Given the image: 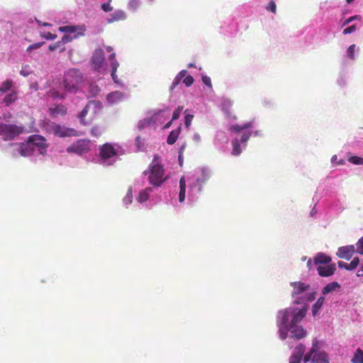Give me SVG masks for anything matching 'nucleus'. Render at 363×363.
Wrapping results in <instances>:
<instances>
[{"label":"nucleus","mask_w":363,"mask_h":363,"mask_svg":"<svg viewBox=\"0 0 363 363\" xmlns=\"http://www.w3.org/2000/svg\"><path fill=\"white\" fill-rule=\"evenodd\" d=\"M308 306L304 305L301 308L289 307L278 311L277 314V325L279 328V336L282 340L290 337L296 340L304 338L307 331L299 323L306 317L308 312Z\"/></svg>","instance_id":"f257e3e1"},{"label":"nucleus","mask_w":363,"mask_h":363,"mask_svg":"<svg viewBox=\"0 0 363 363\" xmlns=\"http://www.w3.org/2000/svg\"><path fill=\"white\" fill-rule=\"evenodd\" d=\"M149 182L155 186H160L167 179L164 177L163 166L159 155H154L151 164L149 165Z\"/></svg>","instance_id":"f03ea898"},{"label":"nucleus","mask_w":363,"mask_h":363,"mask_svg":"<svg viewBox=\"0 0 363 363\" xmlns=\"http://www.w3.org/2000/svg\"><path fill=\"white\" fill-rule=\"evenodd\" d=\"M102 108L103 106L100 101L96 100L90 101L79 115L80 122L83 125H87L102 111Z\"/></svg>","instance_id":"7ed1b4c3"},{"label":"nucleus","mask_w":363,"mask_h":363,"mask_svg":"<svg viewBox=\"0 0 363 363\" xmlns=\"http://www.w3.org/2000/svg\"><path fill=\"white\" fill-rule=\"evenodd\" d=\"M82 82V75L77 69H69L64 76L63 86L69 92L75 93Z\"/></svg>","instance_id":"20e7f679"},{"label":"nucleus","mask_w":363,"mask_h":363,"mask_svg":"<svg viewBox=\"0 0 363 363\" xmlns=\"http://www.w3.org/2000/svg\"><path fill=\"white\" fill-rule=\"evenodd\" d=\"M23 125L16 124L0 123V136L4 140H11L15 139L24 131Z\"/></svg>","instance_id":"39448f33"},{"label":"nucleus","mask_w":363,"mask_h":363,"mask_svg":"<svg viewBox=\"0 0 363 363\" xmlns=\"http://www.w3.org/2000/svg\"><path fill=\"white\" fill-rule=\"evenodd\" d=\"M89 150V140L80 139L69 146L67 148V152L69 153H75L81 155L82 154L87 153Z\"/></svg>","instance_id":"423d86ee"},{"label":"nucleus","mask_w":363,"mask_h":363,"mask_svg":"<svg viewBox=\"0 0 363 363\" xmlns=\"http://www.w3.org/2000/svg\"><path fill=\"white\" fill-rule=\"evenodd\" d=\"M50 130L55 135L60 138L78 135V131L75 129L64 127L58 124L52 123L50 125Z\"/></svg>","instance_id":"0eeeda50"},{"label":"nucleus","mask_w":363,"mask_h":363,"mask_svg":"<svg viewBox=\"0 0 363 363\" xmlns=\"http://www.w3.org/2000/svg\"><path fill=\"white\" fill-rule=\"evenodd\" d=\"M28 140L33 147V150H35V147H38L40 153L43 152V150H46L48 145L44 137L40 135H32L28 137Z\"/></svg>","instance_id":"6e6552de"},{"label":"nucleus","mask_w":363,"mask_h":363,"mask_svg":"<svg viewBox=\"0 0 363 363\" xmlns=\"http://www.w3.org/2000/svg\"><path fill=\"white\" fill-rule=\"evenodd\" d=\"M290 286L292 287L291 296L296 298L298 296L306 292L311 288L310 284L302 281L291 282Z\"/></svg>","instance_id":"1a4fd4ad"},{"label":"nucleus","mask_w":363,"mask_h":363,"mask_svg":"<svg viewBox=\"0 0 363 363\" xmlns=\"http://www.w3.org/2000/svg\"><path fill=\"white\" fill-rule=\"evenodd\" d=\"M99 150V156L103 160L111 158L117 155V150L110 143H105L100 147Z\"/></svg>","instance_id":"9d476101"},{"label":"nucleus","mask_w":363,"mask_h":363,"mask_svg":"<svg viewBox=\"0 0 363 363\" xmlns=\"http://www.w3.org/2000/svg\"><path fill=\"white\" fill-rule=\"evenodd\" d=\"M355 252L354 245H347L338 248L336 253L337 256L340 258L350 260Z\"/></svg>","instance_id":"9b49d317"},{"label":"nucleus","mask_w":363,"mask_h":363,"mask_svg":"<svg viewBox=\"0 0 363 363\" xmlns=\"http://www.w3.org/2000/svg\"><path fill=\"white\" fill-rule=\"evenodd\" d=\"M306 347L303 344L297 345L289 359V363H301Z\"/></svg>","instance_id":"f8f14e48"},{"label":"nucleus","mask_w":363,"mask_h":363,"mask_svg":"<svg viewBox=\"0 0 363 363\" xmlns=\"http://www.w3.org/2000/svg\"><path fill=\"white\" fill-rule=\"evenodd\" d=\"M91 61L95 69L101 68L104 62V52L101 50H96L92 56Z\"/></svg>","instance_id":"ddd939ff"},{"label":"nucleus","mask_w":363,"mask_h":363,"mask_svg":"<svg viewBox=\"0 0 363 363\" xmlns=\"http://www.w3.org/2000/svg\"><path fill=\"white\" fill-rule=\"evenodd\" d=\"M317 270L319 276L323 277H330L335 273L336 270V266L334 263L326 266H319L317 268Z\"/></svg>","instance_id":"4468645a"},{"label":"nucleus","mask_w":363,"mask_h":363,"mask_svg":"<svg viewBox=\"0 0 363 363\" xmlns=\"http://www.w3.org/2000/svg\"><path fill=\"white\" fill-rule=\"evenodd\" d=\"M17 150L18 151L19 155L22 157L30 156L34 152L33 147L31 146L28 140L26 143L18 144Z\"/></svg>","instance_id":"2eb2a0df"},{"label":"nucleus","mask_w":363,"mask_h":363,"mask_svg":"<svg viewBox=\"0 0 363 363\" xmlns=\"http://www.w3.org/2000/svg\"><path fill=\"white\" fill-rule=\"evenodd\" d=\"M210 177L211 174L207 169L203 168L199 171V176H198L196 180L199 191H201L203 184L209 179Z\"/></svg>","instance_id":"dca6fc26"},{"label":"nucleus","mask_w":363,"mask_h":363,"mask_svg":"<svg viewBox=\"0 0 363 363\" xmlns=\"http://www.w3.org/2000/svg\"><path fill=\"white\" fill-rule=\"evenodd\" d=\"M312 363H329L328 354L325 352L317 351L314 353V355L311 359Z\"/></svg>","instance_id":"f3484780"},{"label":"nucleus","mask_w":363,"mask_h":363,"mask_svg":"<svg viewBox=\"0 0 363 363\" xmlns=\"http://www.w3.org/2000/svg\"><path fill=\"white\" fill-rule=\"evenodd\" d=\"M332 259L323 252H318L313 258V264L317 265L320 264H329Z\"/></svg>","instance_id":"a211bd4d"},{"label":"nucleus","mask_w":363,"mask_h":363,"mask_svg":"<svg viewBox=\"0 0 363 363\" xmlns=\"http://www.w3.org/2000/svg\"><path fill=\"white\" fill-rule=\"evenodd\" d=\"M17 99L18 92L13 89L4 96L3 99V103H4L6 106H9L11 104L14 103Z\"/></svg>","instance_id":"6ab92c4d"},{"label":"nucleus","mask_w":363,"mask_h":363,"mask_svg":"<svg viewBox=\"0 0 363 363\" xmlns=\"http://www.w3.org/2000/svg\"><path fill=\"white\" fill-rule=\"evenodd\" d=\"M318 342L317 339H314L313 340L312 347L311 348L310 351L306 354L303 356L302 359H303L304 362L306 363V362H309L311 360V359H312V357L314 355V353L318 350Z\"/></svg>","instance_id":"aec40b11"},{"label":"nucleus","mask_w":363,"mask_h":363,"mask_svg":"<svg viewBox=\"0 0 363 363\" xmlns=\"http://www.w3.org/2000/svg\"><path fill=\"white\" fill-rule=\"evenodd\" d=\"M186 74V70L183 69L176 75L169 88L171 91H172L180 84L182 79L185 77Z\"/></svg>","instance_id":"412c9836"},{"label":"nucleus","mask_w":363,"mask_h":363,"mask_svg":"<svg viewBox=\"0 0 363 363\" xmlns=\"http://www.w3.org/2000/svg\"><path fill=\"white\" fill-rule=\"evenodd\" d=\"M180 131H181V128L179 127L177 128V129H174L173 130H172L168 137H167V144L169 145H173L176 143L177 140L179 138V135L180 134Z\"/></svg>","instance_id":"4be33fe9"},{"label":"nucleus","mask_w":363,"mask_h":363,"mask_svg":"<svg viewBox=\"0 0 363 363\" xmlns=\"http://www.w3.org/2000/svg\"><path fill=\"white\" fill-rule=\"evenodd\" d=\"M340 287V285L337 281H333L324 286L322 289V294L326 295L330 292L336 291Z\"/></svg>","instance_id":"5701e85b"},{"label":"nucleus","mask_w":363,"mask_h":363,"mask_svg":"<svg viewBox=\"0 0 363 363\" xmlns=\"http://www.w3.org/2000/svg\"><path fill=\"white\" fill-rule=\"evenodd\" d=\"M50 111L52 116L57 115L65 116L67 113V108L63 105H57L54 108H50Z\"/></svg>","instance_id":"b1692460"},{"label":"nucleus","mask_w":363,"mask_h":363,"mask_svg":"<svg viewBox=\"0 0 363 363\" xmlns=\"http://www.w3.org/2000/svg\"><path fill=\"white\" fill-rule=\"evenodd\" d=\"M179 201L182 203L185 199L186 194V182L184 177H182L179 180Z\"/></svg>","instance_id":"393cba45"},{"label":"nucleus","mask_w":363,"mask_h":363,"mask_svg":"<svg viewBox=\"0 0 363 363\" xmlns=\"http://www.w3.org/2000/svg\"><path fill=\"white\" fill-rule=\"evenodd\" d=\"M13 82L11 79H6L0 85V93H6L13 90Z\"/></svg>","instance_id":"a878e982"},{"label":"nucleus","mask_w":363,"mask_h":363,"mask_svg":"<svg viewBox=\"0 0 363 363\" xmlns=\"http://www.w3.org/2000/svg\"><path fill=\"white\" fill-rule=\"evenodd\" d=\"M152 191V188L147 187L145 189L141 191L138 197L137 200L140 203H143L149 199V194Z\"/></svg>","instance_id":"bb28decb"},{"label":"nucleus","mask_w":363,"mask_h":363,"mask_svg":"<svg viewBox=\"0 0 363 363\" xmlns=\"http://www.w3.org/2000/svg\"><path fill=\"white\" fill-rule=\"evenodd\" d=\"M325 301V298L323 296H321L318 298V300L315 301V303L313 305L312 307V313L313 315L315 316L318 313L319 310L322 308L323 303Z\"/></svg>","instance_id":"cd10ccee"},{"label":"nucleus","mask_w":363,"mask_h":363,"mask_svg":"<svg viewBox=\"0 0 363 363\" xmlns=\"http://www.w3.org/2000/svg\"><path fill=\"white\" fill-rule=\"evenodd\" d=\"M232 146H233L232 154L235 156L240 155V153L242 152V150L240 147L239 140L237 138L232 140Z\"/></svg>","instance_id":"c85d7f7f"},{"label":"nucleus","mask_w":363,"mask_h":363,"mask_svg":"<svg viewBox=\"0 0 363 363\" xmlns=\"http://www.w3.org/2000/svg\"><path fill=\"white\" fill-rule=\"evenodd\" d=\"M352 363H363V351L358 348L351 359Z\"/></svg>","instance_id":"c756f323"},{"label":"nucleus","mask_w":363,"mask_h":363,"mask_svg":"<svg viewBox=\"0 0 363 363\" xmlns=\"http://www.w3.org/2000/svg\"><path fill=\"white\" fill-rule=\"evenodd\" d=\"M77 30V28L76 26H60L59 28V31L62 33H65V34H72L76 33Z\"/></svg>","instance_id":"7c9ffc66"},{"label":"nucleus","mask_w":363,"mask_h":363,"mask_svg":"<svg viewBox=\"0 0 363 363\" xmlns=\"http://www.w3.org/2000/svg\"><path fill=\"white\" fill-rule=\"evenodd\" d=\"M252 127V122H248L243 125H234L231 127V129L235 132H240L242 130L248 129Z\"/></svg>","instance_id":"2f4dec72"},{"label":"nucleus","mask_w":363,"mask_h":363,"mask_svg":"<svg viewBox=\"0 0 363 363\" xmlns=\"http://www.w3.org/2000/svg\"><path fill=\"white\" fill-rule=\"evenodd\" d=\"M110 65H111V77H112L113 79L114 80V82H117V80H116L117 76H116V73L117 69L119 66V64L116 60H114L111 61Z\"/></svg>","instance_id":"473e14b6"},{"label":"nucleus","mask_w":363,"mask_h":363,"mask_svg":"<svg viewBox=\"0 0 363 363\" xmlns=\"http://www.w3.org/2000/svg\"><path fill=\"white\" fill-rule=\"evenodd\" d=\"M135 144L138 151H143L145 149V139L140 136H137L135 140Z\"/></svg>","instance_id":"72a5a7b5"},{"label":"nucleus","mask_w":363,"mask_h":363,"mask_svg":"<svg viewBox=\"0 0 363 363\" xmlns=\"http://www.w3.org/2000/svg\"><path fill=\"white\" fill-rule=\"evenodd\" d=\"M57 49H60V51L65 50V47L62 45V42L57 41L53 44L50 45L49 46V50L50 51H55Z\"/></svg>","instance_id":"f704fd0d"},{"label":"nucleus","mask_w":363,"mask_h":363,"mask_svg":"<svg viewBox=\"0 0 363 363\" xmlns=\"http://www.w3.org/2000/svg\"><path fill=\"white\" fill-rule=\"evenodd\" d=\"M348 161L350 163L354 164H357V165L363 164V158L358 157V156L350 157L348 159Z\"/></svg>","instance_id":"c9c22d12"},{"label":"nucleus","mask_w":363,"mask_h":363,"mask_svg":"<svg viewBox=\"0 0 363 363\" xmlns=\"http://www.w3.org/2000/svg\"><path fill=\"white\" fill-rule=\"evenodd\" d=\"M132 201H133V192H132L131 188H129V189L126 194V196L123 199V203L125 205H128L132 203Z\"/></svg>","instance_id":"e433bc0d"},{"label":"nucleus","mask_w":363,"mask_h":363,"mask_svg":"<svg viewBox=\"0 0 363 363\" xmlns=\"http://www.w3.org/2000/svg\"><path fill=\"white\" fill-rule=\"evenodd\" d=\"M111 16L113 21H119L121 19H124L125 17V13L121 11H118L113 13Z\"/></svg>","instance_id":"4c0bfd02"},{"label":"nucleus","mask_w":363,"mask_h":363,"mask_svg":"<svg viewBox=\"0 0 363 363\" xmlns=\"http://www.w3.org/2000/svg\"><path fill=\"white\" fill-rule=\"evenodd\" d=\"M359 264V257H354L353 259L348 264L349 271L355 269Z\"/></svg>","instance_id":"58836bf2"},{"label":"nucleus","mask_w":363,"mask_h":363,"mask_svg":"<svg viewBox=\"0 0 363 363\" xmlns=\"http://www.w3.org/2000/svg\"><path fill=\"white\" fill-rule=\"evenodd\" d=\"M31 69L29 65H26L21 67L20 74L23 77H28L31 74Z\"/></svg>","instance_id":"ea45409f"},{"label":"nucleus","mask_w":363,"mask_h":363,"mask_svg":"<svg viewBox=\"0 0 363 363\" xmlns=\"http://www.w3.org/2000/svg\"><path fill=\"white\" fill-rule=\"evenodd\" d=\"M79 35V33L77 34H75L74 35V37H71L69 35H67V34H65L64 35V36L62 38V40H60V42H62V45L64 46L65 44L69 43V42H71L73 38H77Z\"/></svg>","instance_id":"a19ab883"},{"label":"nucleus","mask_w":363,"mask_h":363,"mask_svg":"<svg viewBox=\"0 0 363 363\" xmlns=\"http://www.w3.org/2000/svg\"><path fill=\"white\" fill-rule=\"evenodd\" d=\"M183 83L186 86H190L193 84L194 79L192 76L186 74L184 77H183Z\"/></svg>","instance_id":"79ce46f5"},{"label":"nucleus","mask_w":363,"mask_h":363,"mask_svg":"<svg viewBox=\"0 0 363 363\" xmlns=\"http://www.w3.org/2000/svg\"><path fill=\"white\" fill-rule=\"evenodd\" d=\"M183 110V106H178L173 112L172 121L177 120L179 118Z\"/></svg>","instance_id":"37998d69"},{"label":"nucleus","mask_w":363,"mask_h":363,"mask_svg":"<svg viewBox=\"0 0 363 363\" xmlns=\"http://www.w3.org/2000/svg\"><path fill=\"white\" fill-rule=\"evenodd\" d=\"M266 9L269 11L272 12L273 13H276L277 12V5L274 1H270L268 6L266 7Z\"/></svg>","instance_id":"c03bdc74"},{"label":"nucleus","mask_w":363,"mask_h":363,"mask_svg":"<svg viewBox=\"0 0 363 363\" xmlns=\"http://www.w3.org/2000/svg\"><path fill=\"white\" fill-rule=\"evenodd\" d=\"M355 48H356L355 45L352 44L347 49V55L352 60L354 59Z\"/></svg>","instance_id":"a18cd8bd"},{"label":"nucleus","mask_w":363,"mask_h":363,"mask_svg":"<svg viewBox=\"0 0 363 363\" xmlns=\"http://www.w3.org/2000/svg\"><path fill=\"white\" fill-rule=\"evenodd\" d=\"M357 252L359 255H363V237L357 242Z\"/></svg>","instance_id":"49530a36"},{"label":"nucleus","mask_w":363,"mask_h":363,"mask_svg":"<svg viewBox=\"0 0 363 363\" xmlns=\"http://www.w3.org/2000/svg\"><path fill=\"white\" fill-rule=\"evenodd\" d=\"M121 95H122V94L121 92L114 91V92H112L110 94H108L107 99L108 101H111L113 99L121 98Z\"/></svg>","instance_id":"de8ad7c7"},{"label":"nucleus","mask_w":363,"mask_h":363,"mask_svg":"<svg viewBox=\"0 0 363 363\" xmlns=\"http://www.w3.org/2000/svg\"><path fill=\"white\" fill-rule=\"evenodd\" d=\"M194 116L191 114H186L184 117V123L186 128H189L191 123Z\"/></svg>","instance_id":"09e8293b"},{"label":"nucleus","mask_w":363,"mask_h":363,"mask_svg":"<svg viewBox=\"0 0 363 363\" xmlns=\"http://www.w3.org/2000/svg\"><path fill=\"white\" fill-rule=\"evenodd\" d=\"M43 44H44L43 42L33 43V44H32V45H29L28 47L27 51L28 52H30L33 50H35V49L40 48Z\"/></svg>","instance_id":"8fccbe9b"},{"label":"nucleus","mask_w":363,"mask_h":363,"mask_svg":"<svg viewBox=\"0 0 363 363\" xmlns=\"http://www.w3.org/2000/svg\"><path fill=\"white\" fill-rule=\"evenodd\" d=\"M356 29H357L356 25H352V26H350L345 28L343 30L342 33L344 35H347V34L353 33L354 31L356 30Z\"/></svg>","instance_id":"3c124183"},{"label":"nucleus","mask_w":363,"mask_h":363,"mask_svg":"<svg viewBox=\"0 0 363 363\" xmlns=\"http://www.w3.org/2000/svg\"><path fill=\"white\" fill-rule=\"evenodd\" d=\"M50 94L54 98H58L60 99H63L65 97L64 94H60L57 91L52 90L50 91Z\"/></svg>","instance_id":"603ef678"},{"label":"nucleus","mask_w":363,"mask_h":363,"mask_svg":"<svg viewBox=\"0 0 363 363\" xmlns=\"http://www.w3.org/2000/svg\"><path fill=\"white\" fill-rule=\"evenodd\" d=\"M202 82L204 84L208 86V87H212L211 80V78L208 76H203L202 77Z\"/></svg>","instance_id":"864d4df0"},{"label":"nucleus","mask_w":363,"mask_h":363,"mask_svg":"<svg viewBox=\"0 0 363 363\" xmlns=\"http://www.w3.org/2000/svg\"><path fill=\"white\" fill-rule=\"evenodd\" d=\"M89 88H90V92L91 93L92 96L96 95L100 91V89L97 86L90 85Z\"/></svg>","instance_id":"5fc2aeb1"},{"label":"nucleus","mask_w":363,"mask_h":363,"mask_svg":"<svg viewBox=\"0 0 363 363\" xmlns=\"http://www.w3.org/2000/svg\"><path fill=\"white\" fill-rule=\"evenodd\" d=\"M43 38H45L46 40H55L57 38L55 34H52L51 33H47L44 35H41Z\"/></svg>","instance_id":"6e6d98bb"},{"label":"nucleus","mask_w":363,"mask_h":363,"mask_svg":"<svg viewBox=\"0 0 363 363\" xmlns=\"http://www.w3.org/2000/svg\"><path fill=\"white\" fill-rule=\"evenodd\" d=\"M251 135V132L250 133H243L242 137H241V143H245L248 141V140L250 139V137Z\"/></svg>","instance_id":"4d7b16f0"},{"label":"nucleus","mask_w":363,"mask_h":363,"mask_svg":"<svg viewBox=\"0 0 363 363\" xmlns=\"http://www.w3.org/2000/svg\"><path fill=\"white\" fill-rule=\"evenodd\" d=\"M101 8L102 9L105 11V12H108V11H112L113 8L112 6H111L110 4L109 3H104L101 5Z\"/></svg>","instance_id":"13d9d810"},{"label":"nucleus","mask_w":363,"mask_h":363,"mask_svg":"<svg viewBox=\"0 0 363 363\" xmlns=\"http://www.w3.org/2000/svg\"><path fill=\"white\" fill-rule=\"evenodd\" d=\"M360 18V16L358 15H355L354 16L350 17L347 19L345 20V21L343 23V26H346L353 21L354 19H359Z\"/></svg>","instance_id":"bf43d9fd"},{"label":"nucleus","mask_w":363,"mask_h":363,"mask_svg":"<svg viewBox=\"0 0 363 363\" xmlns=\"http://www.w3.org/2000/svg\"><path fill=\"white\" fill-rule=\"evenodd\" d=\"M91 134L93 136H95V137H98L99 135H100L101 133H100V131L99 130V128L98 127H94V128H91Z\"/></svg>","instance_id":"052dcab7"},{"label":"nucleus","mask_w":363,"mask_h":363,"mask_svg":"<svg viewBox=\"0 0 363 363\" xmlns=\"http://www.w3.org/2000/svg\"><path fill=\"white\" fill-rule=\"evenodd\" d=\"M337 265H338V267L340 268H344V269H345L349 271L348 264L347 263H345V262H344L342 261H339L337 262Z\"/></svg>","instance_id":"680f3d73"},{"label":"nucleus","mask_w":363,"mask_h":363,"mask_svg":"<svg viewBox=\"0 0 363 363\" xmlns=\"http://www.w3.org/2000/svg\"><path fill=\"white\" fill-rule=\"evenodd\" d=\"M306 301L311 302L315 299V293L306 294Z\"/></svg>","instance_id":"e2e57ef3"},{"label":"nucleus","mask_w":363,"mask_h":363,"mask_svg":"<svg viewBox=\"0 0 363 363\" xmlns=\"http://www.w3.org/2000/svg\"><path fill=\"white\" fill-rule=\"evenodd\" d=\"M147 123H148V122H147L146 121H140V122L139 123V124H138V128H139L140 130H142V129L145 127V125L146 124H147Z\"/></svg>","instance_id":"0e129e2a"},{"label":"nucleus","mask_w":363,"mask_h":363,"mask_svg":"<svg viewBox=\"0 0 363 363\" xmlns=\"http://www.w3.org/2000/svg\"><path fill=\"white\" fill-rule=\"evenodd\" d=\"M312 265H313L312 260H311V259H309L307 262V267L309 270H311L312 269Z\"/></svg>","instance_id":"69168bd1"},{"label":"nucleus","mask_w":363,"mask_h":363,"mask_svg":"<svg viewBox=\"0 0 363 363\" xmlns=\"http://www.w3.org/2000/svg\"><path fill=\"white\" fill-rule=\"evenodd\" d=\"M110 61L116 60V54L111 53L109 56Z\"/></svg>","instance_id":"338daca9"},{"label":"nucleus","mask_w":363,"mask_h":363,"mask_svg":"<svg viewBox=\"0 0 363 363\" xmlns=\"http://www.w3.org/2000/svg\"><path fill=\"white\" fill-rule=\"evenodd\" d=\"M172 121H170L169 122H168L165 125H164V128H168L170 127V125H172Z\"/></svg>","instance_id":"774afa93"}]
</instances>
